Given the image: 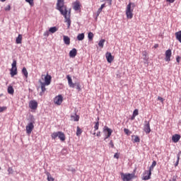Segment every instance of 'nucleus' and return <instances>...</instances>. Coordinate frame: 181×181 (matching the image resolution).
<instances>
[{"label": "nucleus", "mask_w": 181, "mask_h": 181, "mask_svg": "<svg viewBox=\"0 0 181 181\" xmlns=\"http://www.w3.org/2000/svg\"><path fill=\"white\" fill-rule=\"evenodd\" d=\"M180 140V135L179 134H175L172 136V141L175 144H177V142H179Z\"/></svg>", "instance_id": "18"}, {"label": "nucleus", "mask_w": 181, "mask_h": 181, "mask_svg": "<svg viewBox=\"0 0 181 181\" xmlns=\"http://www.w3.org/2000/svg\"><path fill=\"white\" fill-rule=\"evenodd\" d=\"M4 111H6V107H0V112H4Z\"/></svg>", "instance_id": "39"}, {"label": "nucleus", "mask_w": 181, "mask_h": 181, "mask_svg": "<svg viewBox=\"0 0 181 181\" xmlns=\"http://www.w3.org/2000/svg\"><path fill=\"white\" fill-rule=\"evenodd\" d=\"M158 101H160L162 103H163V101H165V99H163V98H162L160 96L158 97Z\"/></svg>", "instance_id": "42"}, {"label": "nucleus", "mask_w": 181, "mask_h": 181, "mask_svg": "<svg viewBox=\"0 0 181 181\" xmlns=\"http://www.w3.org/2000/svg\"><path fill=\"white\" fill-rule=\"evenodd\" d=\"M104 43H105V40L104 39L100 40L98 42L99 47H101L103 49V47H104Z\"/></svg>", "instance_id": "27"}, {"label": "nucleus", "mask_w": 181, "mask_h": 181, "mask_svg": "<svg viewBox=\"0 0 181 181\" xmlns=\"http://www.w3.org/2000/svg\"><path fill=\"white\" fill-rule=\"evenodd\" d=\"M49 35H50L49 31H45L44 33V36H45V37H48Z\"/></svg>", "instance_id": "41"}, {"label": "nucleus", "mask_w": 181, "mask_h": 181, "mask_svg": "<svg viewBox=\"0 0 181 181\" xmlns=\"http://www.w3.org/2000/svg\"><path fill=\"white\" fill-rule=\"evenodd\" d=\"M167 2H170V4H173V2H175V0H167Z\"/></svg>", "instance_id": "49"}, {"label": "nucleus", "mask_w": 181, "mask_h": 181, "mask_svg": "<svg viewBox=\"0 0 181 181\" xmlns=\"http://www.w3.org/2000/svg\"><path fill=\"white\" fill-rule=\"evenodd\" d=\"M170 57H172V50L168 49L165 51V62H170Z\"/></svg>", "instance_id": "13"}, {"label": "nucleus", "mask_w": 181, "mask_h": 181, "mask_svg": "<svg viewBox=\"0 0 181 181\" xmlns=\"http://www.w3.org/2000/svg\"><path fill=\"white\" fill-rule=\"evenodd\" d=\"M16 43L17 45H21L22 43V35L19 34L18 36L16 39Z\"/></svg>", "instance_id": "20"}, {"label": "nucleus", "mask_w": 181, "mask_h": 181, "mask_svg": "<svg viewBox=\"0 0 181 181\" xmlns=\"http://www.w3.org/2000/svg\"><path fill=\"white\" fill-rule=\"evenodd\" d=\"M57 9L59 11L61 15H62L65 18V23H67L68 29H70L71 25V8L67 11V6L64 5V0H57Z\"/></svg>", "instance_id": "1"}, {"label": "nucleus", "mask_w": 181, "mask_h": 181, "mask_svg": "<svg viewBox=\"0 0 181 181\" xmlns=\"http://www.w3.org/2000/svg\"><path fill=\"white\" fill-rule=\"evenodd\" d=\"M158 46L159 45L158 44H156V45H154V47L156 49V47H158Z\"/></svg>", "instance_id": "52"}, {"label": "nucleus", "mask_w": 181, "mask_h": 181, "mask_svg": "<svg viewBox=\"0 0 181 181\" xmlns=\"http://www.w3.org/2000/svg\"><path fill=\"white\" fill-rule=\"evenodd\" d=\"M93 135H95V132L93 133Z\"/></svg>", "instance_id": "54"}, {"label": "nucleus", "mask_w": 181, "mask_h": 181, "mask_svg": "<svg viewBox=\"0 0 181 181\" xmlns=\"http://www.w3.org/2000/svg\"><path fill=\"white\" fill-rule=\"evenodd\" d=\"M58 30V29L57 28V27H52L49 29V32L50 33H56V31Z\"/></svg>", "instance_id": "33"}, {"label": "nucleus", "mask_w": 181, "mask_h": 181, "mask_svg": "<svg viewBox=\"0 0 181 181\" xmlns=\"http://www.w3.org/2000/svg\"><path fill=\"white\" fill-rule=\"evenodd\" d=\"M104 8H105V4H102L100 8L97 11V16H99L100 13L103 12V9H104Z\"/></svg>", "instance_id": "25"}, {"label": "nucleus", "mask_w": 181, "mask_h": 181, "mask_svg": "<svg viewBox=\"0 0 181 181\" xmlns=\"http://www.w3.org/2000/svg\"><path fill=\"white\" fill-rule=\"evenodd\" d=\"M45 175H47V181H54V178H53V177H52V175H50V173L47 172L45 173Z\"/></svg>", "instance_id": "22"}, {"label": "nucleus", "mask_w": 181, "mask_h": 181, "mask_svg": "<svg viewBox=\"0 0 181 181\" xmlns=\"http://www.w3.org/2000/svg\"><path fill=\"white\" fill-rule=\"evenodd\" d=\"M54 103L57 105H62V103H63V96L62 95L56 96L54 99Z\"/></svg>", "instance_id": "7"}, {"label": "nucleus", "mask_w": 181, "mask_h": 181, "mask_svg": "<svg viewBox=\"0 0 181 181\" xmlns=\"http://www.w3.org/2000/svg\"><path fill=\"white\" fill-rule=\"evenodd\" d=\"M135 117H136V116H134V115H132L131 119L133 121V119H135Z\"/></svg>", "instance_id": "51"}, {"label": "nucleus", "mask_w": 181, "mask_h": 181, "mask_svg": "<svg viewBox=\"0 0 181 181\" xmlns=\"http://www.w3.org/2000/svg\"><path fill=\"white\" fill-rule=\"evenodd\" d=\"M29 107L31 110H36L37 108V102L35 100H30L29 103Z\"/></svg>", "instance_id": "11"}, {"label": "nucleus", "mask_w": 181, "mask_h": 181, "mask_svg": "<svg viewBox=\"0 0 181 181\" xmlns=\"http://www.w3.org/2000/svg\"><path fill=\"white\" fill-rule=\"evenodd\" d=\"M114 158L116 159H119V154L118 153H115Z\"/></svg>", "instance_id": "43"}, {"label": "nucleus", "mask_w": 181, "mask_h": 181, "mask_svg": "<svg viewBox=\"0 0 181 181\" xmlns=\"http://www.w3.org/2000/svg\"><path fill=\"white\" fill-rule=\"evenodd\" d=\"M110 1H112V0H110Z\"/></svg>", "instance_id": "55"}, {"label": "nucleus", "mask_w": 181, "mask_h": 181, "mask_svg": "<svg viewBox=\"0 0 181 181\" xmlns=\"http://www.w3.org/2000/svg\"><path fill=\"white\" fill-rule=\"evenodd\" d=\"M14 92H15V90H13V88L12 86H9L8 88V94H13Z\"/></svg>", "instance_id": "34"}, {"label": "nucleus", "mask_w": 181, "mask_h": 181, "mask_svg": "<svg viewBox=\"0 0 181 181\" xmlns=\"http://www.w3.org/2000/svg\"><path fill=\"white\" fill-rule=\"evenodd\" d=\"M83 134V130L80 128V127H77L76 129V136H80Z\"/></svg>", "instance_id": "29"}, {"label": "nucleus", "mask_w": 181, "mask_h": 181, "mask_svg": "<svg viewBox=\"0 0 181 181\" xmlns=\"http://www.w3.org/2000/svg\"><path fill=\"white\" fill-rule=\"evenodd\" d=\"M41 78L42 80L43 84H46L47 86H50V83H52V76L49 75V74H47L46 76L42 75Z\"/></svg>", "instance_id": "5"}, {"label": "nucleus", "mask_w": 181, "mask_h": 181, "mask_svg": "<svg viewBox=\"0 0 181 181\" xmlns=\"http://www.w3.org/2000/svg\"><path fill=\"white\" fill-rule=\"evenodd\" d=\"M76 56H77V49L74 48L69 52V57L74 58Z\"/></svg>", "instance_id": "19"}, {"label": "nucleus", "mask_w": 181, "mask_h": 181, "mask_svg": "<svg viewBox=\"0 0 181 181\" xmlns=\"http://www.w3.org/2000/svg\"><path fill=\"white\" fill-rule=\"evenodd\" d=\"M151 166H152L153 168H155V166H156V161H155V160L153 161Z\"/></svg>", "instance_id": "46"}, {"label": "nucleus", "mask_w": 181, "mask_h": 181, "mask_svg": "<svg viewBox=\"0 0 181 181\" xmlns=\"http://www.w3.org/2000/svg\"><path fill=\"white\" fill-rule=\"evenodd\" d=\"M51 137L52 139H56V138L59 137V139H60V141H62V142L66 141V135H64V133H63L62 132H53L51 134Z\"/></svg>", "instance_id": "3"}, {"label": "nucleus", "mask_w": 181, "mask_h": 181, "mask_svg": "<svg viewBox=\"0 0 181 181\" xmlns=\"http://www.w3.org/2000/svg\"><path fill=\"white\" fill-rule=\"evenodd\" d=\"M74 5V11H80V8L81 6V4H80L79 1H76L74 3H73Z\"/></svg>", "instance_id": "17"}, {"label": "nucleus", "mask_w": 181, "mask_h": 181, "mask_svg": "<svg viewBox=\"0 0 181 181\" xmlns=\"http://www.w3.org/2000/svg\"><path fill=\"white\" fill-rule=\"evenodd\" d=\"M105 57L108 63H112L114 61V57L111 54V52H106Z\"/></svg>", "instance_id": "12"}, {"label": "nucleus", "mask_w": 181, "mask_h": 181, "mask_svg": "<svg viewBox=\"0 0 181 181\" xmlns=\"http://www.w3.org/2000/svg\"><path fill=\"white\" fill-rule=\"evenodd\" d=\"M33 128H35V125H33V122H30L26 126V132H27V134H32V131H33Z\"/></svg>", "instance_id": "10"}, {"label": "nucleus", "mask_w": 181, "mask_h": 181, "mask_svg": "<svg viewBox=\"0 0 181 181\" xmlns=\"http://www.w3.org/2000/svg\"><path fill=\"white\" fill-rule=\"evenodd\" d=\"M144 132H146V134L151 133V126L149 124V122L146 121V124L144 125Z\"/></svg>", "instance_id": "15"}, {"label": "nucleus", "mask_w": 181, "mask_h": 181, "mask_svg": "<svg viewBox=\"0 0 181 181\" xmlns=\"http://www.w3.org/2000/svg\"><path fill=\"white\" fill-rule=\"evenodd\" d=\"M103 132H107V134L106 137L105 138V139H108L110 136H111V134H112V129H110L108 127L105 126L103 129Z\"/></svg>", "instance_id": "8"}, {"label": "nucleus", "mask_w": 181, "mask_h": 181, "mask_svg": "<svg viewBox=\"0 0 181 181\" xmlns=\"http://www.w3.org/2000/svg\"><path fill=\"white\" fill-rule=\"evenodd\" d=\"M63 37H64V42L65 43V45H70V37L66 35H64Z\"/></svg>", "instance_id": "21"}, {"label": "nucleus", "mask_w": 181, "mask_h": 181, "mask_svg": "<svg viewBox=\"0 0 181 181\" xmlns=\"http://www.w3.org/2000/svg\"><path fill=\"white\" fill-rule=\"evenodd\" d=\"M71 118L73 121H78L80 119V116L75 115H72L71 116Z\"/></svg>", "instance_id": "30"}, {"label": "nucleus", "mask_w": 181, "mask_h": 181, "mask_svg": "<svg viewBox=\"0 0 181 181\" xmlns=\"http://www.w3.org/2000/svg\"><path fill=\"white\" fill-rule=\"evenodd\" d=\"M22 73L23 74H24L25 78H28L29 74L28 73V70L26 69V68L25 67L23 68Z\"/></svg>", "instance_id": "26"}, {"label": "nucleus", "mask_w": 181, "mask_h": 181, "mask_svg": "<svg viewBox=\"0 0 181 181\" xmlns=\"http://www.w3.org/2000/svg\"><path fill=\"white\" fill-rule=\"evenodd\" d=\"M142 56H143V60H144V64H148V62H149V57L148 56V52L143 51Z\"/></svg>", "instance_id": "9"}, {"label": "nucleus", "mask_w": 181, "mask_h": 181, "mask_svg": "<svg viewBox=\"0 0 181 181\" xmlns=\"http://www.w3.org/2000/svg\"><path fill=\"white\" fill-rule=\"evenodd\" d=\"M132 138H134V142H141V139H139V136H132Z\"/></svg>", "instance_id": "35"}, {"label": "nucleus", "mask_w": 181, "mask_h": 181, "mask_svg": "<svg viewBox=\"0 0 181 181\" xmlns=\"http://www.w3.org/2000/svg\"><path fill=\"white\" fill-rule=\"evenodd\" d=\"M152 173L151 171L146 170L144 173L143 180H149L151 179V176Z\"/></svg>", "instance_id": "14"}, {"label": "nucleus", "mask_w": 181, "mask_h": 181, "mask_svg": "<svg viewBox=\"0 0 181 181\" xmlns=\"http://www.w3.org/2000/svg\"><path fill=\"white\" fill-rule=\"evenodd\" d=\"M180 59H181L180 57H179V56L177 57V58H176L177 62L180 63Z\"/></svg>", "instance_id": "48"}, {"label": "nucleus", "mask_w": 181, "mask_h": 181, "mask_svg": "<svg viewBox=\"0 0 181 181\" xmlns=\"http://www.w3.org/2000/svg\"><path fill=\"white\" fill-rule=\"evenodd\" d=\"M135 7V4L130 3L127 6L126 8V15L127 19H132L134 18V8Z\"/></svg>", "instance_id": "2"}, {"label": "nucleus", "mask_w": 181, "mask_h": 181, "mask_svg": "<svg viewBox=\"0 0 181 181\" xmlns=\"http://www.w3.org/2000/svg\"><path fill=\"white\" fill-rule=\"evenodd\" d=\"M96 136H101V132H98L96 134Z\"/></svg>", "instance_id": "50"}, {"label": "nucleus", "mask_w": 181, "mask_h": 181, "mask_svg": "<svg viewBox=\"0 0 181 181\" xmlns=\"http://www.w3.org/2000/svg\"><path fill=\"white\" fill-rule=\"evenodd\" d=\"M88 37L89 40H93V37H94V34L91 32H90L88 35Z\"/></svg>", "instance_id": "36"}, {"label": "nucleus", "mask_w": 181, "mask_h": 181, "mask_svg": "<svg viewBox=\"0 0 181 181\" xmlns=\"http://www.w3.org/2000/svg\"><path fill=\"white\" fill-rule=\"evenodd\" d=\"M12 68L10 70V74L11 77L16 76L18 74V68L16 67V60H14L11 64Z\"/></svg>", "instance_id": "6"}, {"label": "nucleus", "mask_w": 181, "mask_h": 181, "mask_svg": "<svg viewBox=\"0 0 181 181\" xmlns=\"http://www.w3.org/2000/svg\"><path fill=\"white\" fill-rule=\"evenodd\" d=\"M5 11H11V5H8L6 7H5Z\"/></svg>", "instance_id": "44"}, {"label": "nucleus", "mask_w": 181, "mask_h": 181, "mask_svg": "<svg viewBox=\"0 0 181 181\" xmlns=\"http://www.w3.org/2000/svg\"><path fill=\"white\" fill-rule=\"evenodd\" d=\"M153 168L152 167V165L150 166L149 170H148V172H151V173H152V170H153Z\"/></svg>", "instance_id": "47"}, {"label": "nucleus", "mask_w": 181, "mask_h": 181, "mask_svg": "<svg viewBox=\"0 0 181 181\" xmlns=\"http://www.w3.org/2000/svg\"><path fill=\"white\" fill-rule=\"evenodd\" d=\"M1 1V2H5V1H6V0H0Z\"/></svg>", "instance_id": "53"}, {"label": "nucleus", "mask_w": 181, "mask_h": 181, "mask_svg": "<svg viewBox=\"0 0 181 181\" xmlns=\"http://www.w3.org/2000/svg\"><path fill=\"white\" fill-rule=\"evenodd\" d=\"M136 176H135V173H127V174H122V179L123 181H130L132 179H135Z\"/></svg>", "instance_id": "4"}, {"label": "nucleus", "mask_w": 181, "mask_h": 181, "mask_svg": "<svg viewBox=\"0 0 181 181\" xmlns=\"http://www.w3.org/2000/svg\"><path fill=\"white\" fill-rule=\"evenodd\" d=\"M74 85L78 91H81V85L79 82L75 83Z\"/></svg>", "instance_id": "28"}, {"label": "nucleus", "mask_w": 181, "mask_h": 181, "mask_svg": "<svg viewBox=\"0 0 181 181\" xmlns=\"http://www.w3.org/2000/svg\"><path fill=\"white\" fill-rule=\"evenodd\" d=\"M25 2H28L31 6L34 5L33 0H25Z\"/></svg>", "instance_id": "38"}, {"label": "nucleus", "mask_w": 181, "mask_h": 181, "mask_svg": "<svg viewBox=\"0 0 181 181\" xmlns=\"http://www.w3.org/2000/svg\"><path fill=\"white\" fill-rule=\"evenodd\" d=\"M109 145L111 146V148H114V142L112 141V140L110 141Z\"/></svg>", "instance_id": "45"}, {"label": "nucleus", "mask_w": 181, "mask_h": 181, "mask_svg": "<svg viewBox=\"0 0 181 181\" xmlns=\"http://www.w3.org/2000/svg\"><path fill=\"white\" fill-rule=\"evenodd\" d=\"M98 128H100V117H98V121L95 122V126H94L95 131H98Z\"/></svg>", "instance_id": "24"}, {"label": "nucleus", "mask_w": 181, "mask_h": 181, "mask_svg": "<svg viewBox=\"0 0 181 181\" xmlns=\"http://www.w3.org/2000/svg\"><path fill=\"white\" fill-rule=\"evenodd\" d=\"M124 132L126 134V135H129V129H124Z\"/></svg>", "instance_id": "40"}, {"label": "nucleus", "mask_w": 181, "mask_h": 181, "mask_svg": "<svg viewBox=\"0 0 181 181\" xmlns=\"http://www.w3.org/2000/svg\"><path fill=\"white\" fill-rule=\"evenodd\" d=\"M180 153H181V151H180L177 155V161L175 164V166H177L179 165V160H180Z\"/></svg>", "instance_id": "32"}, {"label": "nucleus", "mask_w": 181, "mask_h": 181, "mask_svg": "<svg viewBox=\"0 0 181 181\" xmlns=\"http://www.w3.org/2000/svg\"><path fill=\"white\" fill-rule=\"evenodd\" d=\"M84 37H85L84 33L78 34L77 36L78 40H84Z\"/></svg>", "instance_id": "31"}, {"label": "nucleus", "mask_w": 181, "mask_h": 181, "mask_svg": "<svg viewBox=\"0 0 181 181\" xmlns=\"http://www.w3.org/2000/svg\"><path fill=\"white\" fill-rule=\"evenodd\" d=\"M40 84L41 86V90H42V93H45V91H46V85L45 83H43V82H42V81H40Z\"/></svg>", "instance_id": "23"}, {"label": "nucleus", "mask_w": 181, "mask_h": 181, "mask_svg": "<svg viewBox=\"0 0 181 181\" xmlns=\"http://www.w3.org/2000/svg\"><path fill=\"white\" fill-rule=\"evenodd\" d=\"M66 78L68 80V84L69 87H71V88H74V87H76V85L73 83V79H71V77H70V75H67Z\"/></svg>", "instance_id": "16"}, {"label": "nucleus", "mask_w": 181, "mask_h": 181, "mask_svg": "<svg viewBox=\"0 0 181 181\" xmlns=\"http://www.w3.org/2000/svg\"><path fill=\"white\" fill-rule=\"evenodd\" d=\"M139 115V111L138 110V109L134 110V112H133V115L136 117Z\"/></svg>", "instance_id": "37"}]
</instances>
